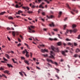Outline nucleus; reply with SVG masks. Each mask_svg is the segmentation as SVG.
Instances as JSON below:
<instances>
[{
	"instance_id": "obj_1",
	"label": "nucleus",
	"mask_w": 80,
	"mask_h": 80,
	"mask_svg": "<svg viewBox=\"0 0 80 80\" xmlns=\"http://www.w3.org/2000/svg\"><path fill=\"white\" fill-rule=\"evenodd\" d=\"M51 47L53 51L50 52V58H52V59H54V57L55 55V52H59V50H58V48H55L53 46H51Z\"/></svg>"
},
{
	"instance_id": "obj_2",
	"label": "nucleus",
	"mask_w": 80,
	"mask_h": 80,
	"mask_svg": "<svg viewBox=\"0 0 80 80\" xmlns=\"http://www.w3.org/2000/svg\"><path fill=\"white\" fill-rule=\"evenodd\" d=\"M76 32H77V30L76 29H74L73 30H67L66 32L65 33V35H67V33H68L69 32H70V33H72V32L76 33Z\"/></svg>"
},
{
	"instance_id": "obj_3",
	"label": "nucleus",
	"mask_w": 80,
	"mask_h": 80,
	"mask_svg": "<svg viewBox=\"0 0 80 80\" xmlns=\"http://www.w3.org/2000/svg\"><path fill=\"white\" fill-rule=\"evenodd\" d=\"M68 45H70L71 47H72V48H73L74 47V46H77V44L76 43H74V45H73L72 43H71L70 42H68Z\"/></svg>"
},
{
	"instance_id": "obj_4",
	"label": "nucleus",
	"mask_w": 80,
	"mask_h": 80,
	"mask_svg": "<svg viewBox=\"0 0 80 80\" xmlns=\"http://www.w3.org/2000/svg\"><path fill=\"white\" fill-rule=\"evenodd\" d=\"M28 28L29 30V31H28V32H29V33H35V31L34 30H33L32 29L30 28V27L29 26L28 27Z\"/></svg>"
},
{
	"instance_id": "obj_5",
	"label": "nucleus",
	"mask_w": 80,
	"mask_h": 80,
	"mask_svg": "<svg viewBox=\"0 0 80 80\" xmlns=\"http://www.w3.org/2000/svg\"><path fill=\"white\" fill-rule=\"evenodd\" d=\"M50 62L52 63L53 64H55L56 66L58 65V64L57 62H54L52 60H50Z\"/></svg>"
},
{
	"instance_id": "obj_6",
	"label": "nucleus",
	"mask_w": 80,
	"mask_h": 80,
	"mask_svg": "<svg viewBox=\"0 0 80 80\" xmlns=\"http://www.w3.org/2000/svg\"><path fill=\"white\" fill-rule=\"evenodd\" d=\"M41 52L42 53H45V52H48V50L46 49H42L41 50Z\"/></svg>"
},
{
	"instance_id": "obj_7",
	"label": "nucleus",
	"mask_w": 80,
	"mask_h": 80,
	"mask_svg": "<svg viewBox=\"0 0 80 80\" xmlns=\"http://www.w3.org/2000/svg\"><path fill=\"white\" fill-rule=\"evenodd\" d=\"M50 27H55V24H54L53 22H51Z\"/></svg>"
},
{
	"instance_id": "obj_8",
	"label": "nucleus",
	"mask_w": 80,
	"mask_h": 80,
	"mask_svg": "<svg viewBox=\"0 0 80 80\" xmlns=\"http://www.w3.org/2000/svg\"><path fill=\"white\" fill-rule=\"evenodd\" d=\"M66 52V53H68V51L67 50H65L64 51H62V53L63 55H65V53Z\"/></svg>"
},
{
	"instance_id": "obj_9",
	"label": "nucleus",
	"mask_w": 80,
	"mask_h": 80,
	"mask_svg": "<svg viewBox=\"0 0 80 80\" xmlns=\"http://www.w3.org/2000/svg\"><path fill=\"white\" fill-rule=\"evenodd\" d=\"M4 73H7L8 75L10 74V73H9V71H8L6 70L4 71Z\"/></svg>"
},
{
	"instance_id": "obj_10",
	"label": "nucleus",
	"mask_w": 80,
	"mask_h": 80,
	"mask_svg": "<svg viewBox=\"0 0 80 80\" xmlns=\"http://www.w3.org/2000/svg\"><path fill=\"white\" fill-rule=\"evenodd\" d=\"M43 4H44V3L43 2H42L41 5H40L39 6V8H44L42 6V5H43Z\"/></svg>"
},
{
	"instance_id": "obj_11",
	"label": "nucleus",
	"mask_w": 80,
	"mask_h": 80,
	"mask_svg": "<svg viewBox=\"0 0 80 80\" xmlns=\"http://www.w3.org/2000/svg\"><path fill=\"white\" fill-rule=\"evenodd\" d=\"M23 13V12L20 10L18 11V12H16V14L20 15V13Z\"/></svg>"
},
{
	"instance_id": "obj_12",
	"label": "nucleus",
	"mask_w": 80,
	"mask_h": 80,
	"mask_svg": "<svg viewBox=\"0 0 80 80\" xmlns=\"http://www.w3.org/2000/svg\"><path fill=\"white\" fill-rule=\"evenodd\" d=\"M24 62L25 63L27 64V65H29V63H28V60H24Z\"/></svg>"
},
{
	"instance_id": "obj_13",
	"label": "nucleus",
	"mask_w": 80,
	"mask_h": 80,
	"mask_svg": "<svg viewBox=\"0 0 80 80\" xmlns=\"http://www.w3.org/2000/svg\"><path fill=\"white\" fill-rule=\"evenodd\" d=\"M55 70H56V71L57 72V73H59V71H60V70L59 69H58L57 68H55Z\"/></svg>"
},
{
	"instance_id": "obj_14",
	"label": "nucleus",
	"mask_w": 80,
	"mask_h": 80,
	"mask_svg": "<svg viewBox=\"0 0 80 80\" xmlns=\"http://www.w3.org/2000/svg\"><path fill=\"white\" fill-rule=\"evenodd\" d=\"M5 13H6L5 12V11L3 12L0 13V15H4V14H5Z\"/></svg>"
},
{
	"instance_id": "obj_15",
	"label": "nucleus",
	"mask_w": 80,
	"mask_h": 80,
	"mask_svg": "<svg viewBox=\"0 0 80 80\" xmlns=\"http://www.w3.org/2000/svg\"><path fill=\"white\" fill-rule=\"evenodd\" d=\"M30 28H31V29H34L35 28V26H30Z\"/></svg>"
},
{
	"instance_id": "obj_16",
	"label": "nucleus",
	"mask_w": 80,
	"mask_h": 80,
	"mask_svg": "<svg viewBox=\"0 0 80 80\" xmlns=\"http://www.w3.org/2000/svg\"><path fill=\"white\" fill-rule=\"evenodd\" d=\"M8 18L10 20H13V17H12V16H9L8 17Z\"/></svg>"
},
{
	"instance_id": "obj_17",
	"label": "nucleus",
	"mask_w": 80,
	"mask_h": 80,
	"mask_svg": "<svg viewBox=\"0 0 80 80\" xmlns=\"http://www.w3.org/2000/svg\"><path fill=\"white\" fill-rule=\"evenodd\" d=\"M12 35H13L14 37H15V32L14 31L12 32Z\"/></svg>"
},
{
	"instance_id": "obj_18",
	"label": "nucleus",
	"mask_w": 80,
	"mask_h": 80,
	"mask_svg": "<svg viewBox=\"0 0 80 80\" xmlns=\"http://www.w3.org/2000/svg\"><path fill=\"white\" fill-rule=\"evenodd\" d=\"M42 55L43 56H44V57H48V55H47V54H42Z\"/></svg>"
},
{
	"instance_id": "obj_19",
	"label": "nucleus",
	"mask_w": 80,
	"mask_h": 80,
	"mask_svg": "<svg viewBox=\"0 0 80 80\" xmlns=\"http://www.w3.org/2000/svg\"><path fill=\"white\" fill-rule=\"evenodd\" d=\"M76 52H77V53H78V52H80V49H77L76 50Z\"/></svg>"
},
{
	"instance_id": "obj_20",
	"label": "nucleus",
	"mask_w": 80,
	"mask_h": 80,
	"mask_svg": "<svg viewBox=\"0 0 80 80\" xmlns=\"http://www.w3.org/2000/svg\"><path fill=\"white\" fill-rule=\"evenodd\" d=\"M7 65L8 66V67H13V66H12L11 64H8Z\"/></svg>"
},
{
	"instance_id": "obj_21",
	"label": "nucleus",
	"mask_w": 80,
	"mask_h": 80,
	"mask_svg": "<svg viewBox=\"0 0 80 80\" xmlns=\"http://www.w3.org/2000/svg\"><path fill=\"white\" fill-rule=\"evenodd\" d=\"M55 77L58 78V79H60V78L58 77L57 74H56L55 75Z\"/></svg>"
},
{
	"instance_id": "obj_22",
	"label": "nucleus",
	"mask_w": 80,
	"mask_h": 80,
	"mask_svg": "<svg viewBox=\"0 0 80 80\" xmlns=\"http://www.w3.org/2000/svg\"><path fill=\"white\" fill-rule=\"evenodd\" d=\"M25 45H26L27 47V48H28V49H29V48H30V47H29V46H28V45H27V44L26 43H25Z\"/></svg>"
},
{
	"instance_id": "obj_23",
	"label": "nucleus",
	"mask_w": 80,
	"mask_h": 80,
	"mask_svg": "<svg viewBox=\"0 0 80 80\" xmlns=\"http://www.w3.org/2000/svg\"><path fill=\"white\" fill-rule=\"evenodd\" d=\"M25 56H26V57H27V58H28V57H29L30 56V55H29V54H26Z\"/></svg>"
},
{
	"instance_id": "obj_24",
	"label": "nucleus",
	"mask_w": 80,
	"mask_h": 80,
	"mask_svg": "<svg viewBox=\"0 0 80 80\" xmlns=\"http://www.w3.org/2000/svg\"><path fill=\"white\" fill-rule=\"evenodd\" d=\"M72 10L73 11V12H76L77 13H78V11H77V10H75V9H73Z\"/></svg>"
},
{
	"instance_id": "obj_25",
	"label": "nucleus",
	"mask_w": 80,
	"mask_h": 80,
	"mask_svg": "<svg viewBox=\"0 0 80 80\" xmlns=\"http://www.w3.org/2000/svg\"><path fill=\"white\" fill-rule=\"evenodd\" d=\"M19 73L20 75L22 76V77H23V74H22V72H19Z\"/></svg>"
},
{
	"instance_id": "obj_26",
	"label": "nucleus",
	"mask_w": 80,
	"mask_h": 80,
	"mask_svg": "<svg viewBox=\"0 0 80 80\" xmlns=\"http://www.w3.org/2000/svg\"><path fill=\"white\" fill-rule=\"evenodd\" d=\"M22 73L25 75V77H27V74L25 73V72L23 71H22Z\"/></svg>"
},
{
	"instance_id": "obj_27",
	"label": "nucleus",
	"mask_w": 80,
	"mask_h": 80,
	"mask_svg": "<svg viewBox=\"0 0 80 80\" xmlns=\"http://www.w3.org/2000/svg\"><path fill=\"white\" fill-rule=\"evenodd\" d=\"M58 45H59V46H60V45H62V44L61 43V42H58Z\"/></svg>"
},
{
	"instance_id": "obj_28",
	"label": "nucleus",
	"mask_w": 80,
	"mask_h": 80,
	"mask_svg": "<svg viewBox=\"0 0 80 80\" xmlns=\"http://www.w3.org/2000/svg\"><path fill=\"white\" fill-rule=\"evenodd\" d=\"M6 56L7 57V58H8V59L10 58V56H9L7 54H6Z\"/></svg>"
},
{
	"instance_id": "obj_29",
	"label": "nucleus",
	"mask_w": 80,
	"mask_h": 80,
	"mask_svg": "<svg viewBox=\"0 0 80 80\" xmlns=\"http://www.w3.org/2000/svg\"><path fill=\"white\" fill-rule=\"evenodd\" d=\"M54 18V16L52 15H51L50 16V18Z\"/></svg>"
},
{
	"instance_id": "obj_30",
	"label": "nucleus",
	"mask_w": 80,
	"mask_h": 80,
	"mask_svg": "<svg viewBox=\"0 0 80 80\" xmlns=\"http://www.w3.org/2000/svg\"><path fill=\"white\" fill-rule=\"evenodd\" d=\"M49 0H44L45 2H47V3H49L50 2H49V1H48Z\"/></svg>"
},
{
	"instance_id": "obj_31",
	"label": "nucleus",
	"mask_w": 80,
	"mask_h": 80,
	"mask_svg": "<svg viewBox=\"0 0 80 80\" xmlns=\"http://www.w3.org/2000/svg\"><path fill=\"white\" fill-rule=\"evenodd\" d=\"M76 27V25L74 24L72 25V28H75Z\"/></svg>"
},
{
	"instance_id": "obj_32",
	"label": "nucleus",
	"mask_w": 80,
	"mask_h": 80,
	"mask_svg": "<svg viewBox=\"0 0 80 80\" xmlns=\"http://www.w3.org/2000/svg\"><path fill=\"white\" fill-rule=\"evenodd\" d=\"M18 40L19 42H21V40L20 39V38H18Z\"/></svg>"
},
{
	"instance_id": "obj_33",
	"label": "nucleus",
	"mask_w": 80,
	"mask_h": 80,
	"mask_svg": "<svg viewBox=\"0 0 80 80\" xmlns=\"http://www.w3.org/2000/svg\"><path fill=\"white\" fill-rule=\"evenodd\" d=\"M4 70V69L3 67H1L0 68V70Z\"/></svg>"
},
{
	"instance_id": "obj_34",
	"label": "nucleus",
	"mask_w": 80,
	"mask_h": 80,
	"mask_svg": "<svg viewBox=\"0 0 80 80\" xmlns=\"http://www.w3.org/2000/svg\"><path fill=\"white\" fill-rule=\"evenodd\" d=\"M67 7L68 8H69V9H71V8H70V7L68 5V4H67Z\"/></svg>"
},
{
	"instance_id": "obj_35",
	"label": "nucleus",
	"mask_w": 80,
	"mask_h": 80,
	"mask_svg": "<svg viewBox=\"0 0 80 80\" xmlns=\"http://www.w3.org/2000/svg\"><path fill=\"white\" fill-rule=\"evenodd\" d=\"M12 62H13V63H17V62H15V60H14V59H12Z\"/></svg>"
},
{
	"instance_id": "obj_36",
	"label": "nucleus",
	"mask_w": 80,
	"mask_h": 80,
	"mask_svg": "<svg viewBox=\"0 0 80 80\" xmlns=\"http://www.w3.org/2000/svg\"><path fill=\"white\" fill-rule=\"evenodd\" d=\"M28 13H29V14H30V13H33V12H32V11H28Z\"/></svg>"
},
{
	"instance_id": "obj_37",
	"label": "nucleus",
	"mask_w": 80,
	"mask_h": 80,
	"mask_svg": "<svg viewBox=\"0 0 80 80\" xmlns=\"http://www.w3.org/2000/svg\"><path fill=\"white\" fill-rule=\"evenodd\" d=\"M21 38V39H23V36H22L21 35H20L19 36Z\"/></svg>"
},
{
	"instance_id": "obj_38",
	"label": "nucleus",
	"mask_w": 80,
	"mask_h": 80,
	"mask_svg": "<svg viewBox=\"0 0 80 80\" xmlns=\"http://www.w3.org/2000/svg\"><path fill=\"white\" fill-rule=\"evenodd\" d=\"M36 7L34 5H32V6L31 7V8H34Z\"/></svg>"
},
{
	"instance_id": "obj_39",
	"label": "nucleus",
	"mask_w": 80,
	"mask_h": 80,
	"mask_svg": "<svg viewBox=\"0 0 80 80\" xmlns=\"http://www.w3.org/2000/svg\"><path fill=\"white\" fill-rule=\"evenodd\" d=\"M66 27H67V25H65L64 26L63 29L65 30V28H66Z\"/></svg>"
},
{
	"instance_id": "obj_40",
	"label": "nucleus",
	"mask_w": 80,
	"mask_h": 80,
	"mask_svg": "<svg viewBox=\"0 0 80 80\" xmlns=\"http://www.w3.org/2000/svg\"><path fill=\"white\" fill-rule=\"evenodd\" d=\"M25 52L26 53V54H28V52L27 51V49H25Z\"/></svg>"
},
{
	"instance_id": "obj_41",
	"label": "nucleus",
	"mask_w": 80,
	"mask_h": 80,
	"mask_svg": "<svg viewBox=\"0 0 80 80\" xmlns=\"http://www.w3.org/2000/svg\"><path fill=\"white\" fill-rule=\"evenodd\" d=\"M40 46L41 47H44V45H40Z\"/></svg>"
},
{
	"instance_id": "obj_42",
	"label": "nucleus",
	"mask_w": 80,
	"mask_h": 80,
	"mask_svg": "<svg viewBox=\"0 0 80 80\" xmlns=\"http://www.w3.org/2000/svg\"><path fill=\"white\" fill-rule=\"evenodd\" d=\"M60 62H64V60H63V59H61Z\"/></svg>"
},
{
	"instance_id": "obj_43",
	"label": "nucleus",
	"mask_w": 80,
	"mask_h": 80,
	"mask_svg": "<svg viewBox=\"0 0 80 80\" xmlns=\"http://www.w3.org/2000/svg\"><path fill=\"white\" fill-rule=\"evenodd\" d=\"M42 15H45V12H42Z\"/></svg>"
},
{
	"instance_id": "obj_44",
	"label": "nucleus",
	"mask_w": 80,
	"mask_h": 80,
	"mask_svg": "<svg viewBox=\"0 0 80 80\" xmlns=\"http://www.w3.org/2000/svg\"><path fill=\"white\" fill-rule=\"evenodd\" d=\"M21 59H22V60H25V58H24V57H21Z\"/></svg>"
},
{
	"instance_id": "obj_45",
	"label": "nucleus",
	"mask_w": 80,
	"mask_h": 80,
	"mask_svg": "<svg viewBox=\"0 0 80 80\" xmlns=\"http://www.w3.org/2000/svg\"><path fill=\"white\" fill-rule=\"evenodd\" d=\"M47 60L48 61V62H50V60L49 59H47Z\"/></svg>"
},
{
	"instance_id": "obj_46",
	"label": "nucleus",
	"mask_w": 80,
	"mask_h": 80,
	"mask_svg": "<svg viewBox=\"0 0 80 80\" xmlns=\"http://www.w3.org/2000/svg\"><path fill=\"white\" fill-rule=\"evenodd\" d=\"M7 38L8 39V40H9V41H10V40H11V39H10V38H9L8 36H7Z\"/></svg>"
},
{
	"instance_id": "obj_47",
	"label": "nucleus",
	"mask_w": 80,
	"mask_h": 80,
	"mask_svg": "<svg viewBox=\"0 0 80 80\" xmlns=\"http://www.w3.org/2000/svg\"><path fill=\"white\" fill-rule=\"evenodd\" d=\"M3 60H4V61H7V59H5V58H3Z\"/></svg>"
},
{
	"instance_id": "obj_48",
	"label": "nucleus",
	"mask_w": 80,
	"mask_h": 80,
	"mask_svg": "<svg viewBox=\"0 0 80 80\" xmlns=\"http://www.w3.org/2000/svg\"><path fill=\"white\" fill-rule=\"evenodd\" d=\"M7 30H11V29H10V28H7Z\"/></svg>"
},
{
	"instance_id": "obj_49",
	"label": "nucleus",
	"mask_w": 80,
	"mask_h": 80,
	"mask_svg": "<svg viewBox=\"0 0 80 80\" xmlns=\"http://www.w3.org/2000/svg\"><path fill=\"white\" fill-rule=\"evenodd\" d=\"M22 52L23 53V54H25V53L26 52L25 49V50L23 51Z\"/></svg>"
},
{
	"instance_id": "obj_50",
	"label": "nucleus",
	"mask_w": 80,
	"mask_h": 80,
	"mask_svg": "<svg viewBox=\"0 0 80 80\" xmlns=\"http://www.w3.org/2000/svg\"><path fill=\"white\" fill-rule=\"evenodd\" d=\"M2 76H4V77H5V78H7V77L5 76V74H2Z\"/></svg>"
},
{
	"instance_id": "obj_51",
	"label": "nucleus",
	"mask_w": 80,
	"mask_h": 80,
	"mask_svg": "<svg viewBox=\"0 0 80 80\" xmlns=\"http://www.w3.org/2000/svg\"><path fill=\"white\" fill-rule=\"evenodd\" d=\"M27 8V7H22V8H24V9H26Z\"/></svg>"
},
{
	"instance_id": "obj_52",
	"label": "nucleus",
	"mask_w": 80,
	"mask_h": 80,
	"mask_svg": "<svg viewBox=\"0 0 80 80\" xmlns=\"http://www.w3.org/2000/svg\"><path fill=\"white\" fill-rule=\"evenodd\" d=\"M30 53L31 57H32V55H33V54L32 53V52H30Z\"/></svg>"
},
{
	"instance_id": "obj_53",
	"label": "nucleus",
	"mask_w": 80,
	"mask_h": 80,
	"mask_svg": "<svg viewBox=\"0 0 80 80\" xmlns=\"http://www.w3.org/2000/svg\"><path fill=\"white\" fill-rule=\"evenodd\" d=\"M20 45H22V44L19 43L18 44V46L19 47V46H20Z\"/></svg>"
},
{
	"instance_id": "obj_54",
	"label": "nucleus",
	"mask_w": 80,
	"mask_h": 80,
	"mask_svg": "<svg viewBox=\"0 0 80 80\" xmlns=\"http://www.w3.org/2000/svg\"><path fill=\"white\" fill-rule=\"evenodd\" d=\"M48 67H50V64H49V63H48Z\"/></svg>"
},
{
	"instance_id": "obj_55",
	"label": "nucleus",
	"mask_w": 80,
	"mask_h": 80,
	"mask_svg": "<svg viewBox=\"0 0 80 80\" xmlns=\"http://www.w3.org/2000/svg\"><path fill=\"white\" fill-rule=\"evenodd\" d=\"M62 13V12H59V15H61Z\"/></svg>"
},
{
	"instance_id": "obj_56",
	"label": "nucleus",
	"mask_w": 80,
	"mask_h": 80,
	"mask_svg": "<svg viewBox=\"0 0 80 80\" xmlns=\"http://www.w3.org/2000/svg\"><path fill=\"white\" fill-rule=\"evenodd\" d=\"M36 67L38 70H40V68L39 67H38V66H37Z\"/></svg>"
},
{
	"instance_id": "obj_57",
	"label": "nucleus",
	"mask_w": 80,
	"mask_h": 80,
	"mask_svg": "<svg viewBox=\"0 0 80 80\" xmlns=\"http://www.w3.org/2000/svg\"><path fill=\"white\" fill-rule=\"evenodd\" d=\"M26 9H27L28 10H29V8L28 7H27Z\"/></svg>"
},
{
	"instance_id": "obj_58",
	"label": "nucleus",
	"mask_w": 80,
	"mask_h": 80,
	"mask_svg": "<svg viewBox=\"0 0 80 80\" xmlns=\"http://www.w3.org/2000/svg\"><path fill=\"white\" fill-rule=\"evenodd\" d=\"M22 16H24V17H25V16H26V15L24 14H22Z\"/></svg>"
},
{
	"instance_id": "obj_59",
	"label": "nucleus",
	"mask_w": 80,
	"mask_h": 80,
	"mask_svg": "<svg viewBox=\"0 0 80 80\" xmlns=\"http://www.w3.org/2000/svg\"><path fill=\"white\" fill-rule=\"evenodd\" d=\"M16 8H18V5L16 4Z\"/></svg>"
},
{
	"instance_id": "obj_60",
	"label": "nucleus",
	"mask_w": 80,
	"mask_h": 80,
	"mask_svg": "<svg viewBox=\"0 0 80 80\" xmlns=\"http://www.w3.org/2000/svg\"><path fill=\"white\" fill-rule=\"evenodd\" d=\"M61 15L60 14H59L58 16V18H60V17H61Z\"/></svg>"
},
{
	"instance_id": "obj_61",
	"label": "nucleus",
	"mask_w": 80,
	"mask_h": 80,
	"mask_svg": "<svg viewBox=\"0 0 80 80\" xmlns=\"http://www.w3.org/2000/svg\"><path fill=\"white\" fill-rule=\"evenodd\" d=\"M71 13L72 15H74V13L73 12H72V11H71Z\"/></svg>"
},
{
	"instance_id": "obj_62",
	"label": "nucleus",
	"mask_w": 80,
	"mask_h": 80,
	"mask_svg": "<svg viewBox=\"0 0 80 80\" xmlns=\"http://www.w3.org/2000/svg\"><path fill=\"white\" fill-rule=\"evenodd\" d=\"M67 20V18H65V19L64 20V21H66V20Z\"/></svg>"
},
{
	"instance_id": "obj_63",
	"label": "nucleus",
	"mask_w": 80,
	"mask_h": 80,
	"mask_svg": "<svg viewBox=\"0 0 80 80\" xmlns=\"http://www.w3.org/2000/svg\"><path fill=\"white\" fill-rule=\"evenodd\" d=\"M54 31H55L56 32H57V29H54Z\"/></svg>"
},
{
	"instance_id": "obj_64",
	"label": "nucleus",
	"mask_w": 80,
	"mask_h": 80,
	"mask_svg": "<svg viewBox=\"0 0 80 80\" xmlns=\"http://www.w3.org/2000/svg\"><path fill=\"white\" fill-rule=\"evenodd\" d=\"M74 57H77V55L75 54L74 55Z\"/></svg>"
}]
</instances>
